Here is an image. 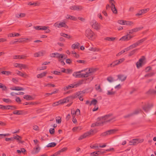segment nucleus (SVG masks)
I'll return each mask as SVG.
<instances>
[{
    "label": "nucleus",
    "instance_id": "f257e3e1",
    "mask_svg": "<svg viewBox=\"0 0 156 156\" xmlns=\"http://www.w3.org/2000/svg\"><path fill=\"white\" fill-rule=\"evenodd\" d=\"M111 115H108L101 117L102 120L101 122H96L92 124L91 127H94L96 126H102L106 122H111L114 118L109 119Z\"/></svg>",
    "mask_w": 156,
    "mask_h": 156
},
{
    "label": "nucleus",
    "instance_id": "f03ea898",
    "mask_svg": "<svg viewBox=\"0 0 156 156\" xmlns=\"http://www.w3.org/2000/svg\"><path fill=\"white\" fill-rule=\"evenodd\" d=\"M82 91H79L77 92L75 94H73L71 96L68 97L66 98H64V99L66 100V103L69 102L70 103L67 104L66 106L67 107L70 106L73 103V99L76 98L78 96H79L80 94L82 93Z\"/></svg>",
    "mask_w": 156,
    "mask_h": 156
},
{
    "label": "nucleus",
    "instance_id": "7ed1b4c3",
    "mask_svg": "<svg viewBox=\"0 0 156 156\" xmlns=\"http://www.w3.org/2000/svg\"><path fill=\"white\" fill-rule=\"evenodd\" d=\"M85 35L89 39H92L94 38L95 34L90 29H88L86 30Z\"/></svg>",
    "mask_w": 156,
    "mask_h": 156
},
{
    "label": "nucleus",
    "instance_id": "20e7f679",
    "mask_svg": "<svg viewBox=\"0 0 156 156\" xmlns=\"http://www.w3.org/2000/svg\"><path fill=\"white\" fill-rule=\"evenodd\" d=\"M118 131V130L116 129H112L108 130L102 133L101 135V136H107L115 134Z\"/></svg>",
    "mask_w": 156,
    "mask_h": 156
},
{
    "label": "nucleus",
    "instance_id": "39448f33",
    "mask_svg": "<svg viewBox=\"0 0 156 156\" xmlns=\"http://www.w3.org/2000/svg\"><path fill=\"white\" fill-rule=\"evenodd\" d=\"M146 59V58L144 56H142L141 58L139 59V61L136 63V66L137 68H139L141 67L144 65L145 62L144 61Z\"/></svg>",
    "mask_w": 156,
    "mask_h": 156
},
{
    "label": "nucleus",
    "instance_id": "423d86ee",
    "mask_svg": "<svg viewBox=\"0 0 156 156\" xmlns=\"http://www.w3.org/2000/svg\"><path fill=\"white\" fill-rule=\"evenodd\" d=\"M143 139H140V138H136L132 140V141H130L129 144L130 145H135L139 143H140L144 141Z\"/></svg>",
    "mask_w": 156,
    "mask_h": 156
},
{
    "label": "nucleus",
    "instance_id": "0eeeda50",
    "mask_svg": "<svg viewBox=\"0 0 156 156\" xmlns=\"http://www.w3.org/2000/svg\"><path fill=\"white\" fill-rule=\"evenodd\" d=\"M118 23L120 24L130 26H133L134 24L132 21L126 20H118Z\"/></svg>",
    "mask_w": 156,
    "mask_h": 156
},
{
    "label": "nucleus",
    "instance_id": "6e6552de",
    "mask_svg": "<svg viewBox=\"0 0 156 156\" xmlns=\"http://www.w3.org/2000/svg\"><path fill=\"white\" fill-rule=\"evenodd\" d=\"M90 24L92 28L97 30H99L100 28V24L98 23L96 20H92L90 22Z\"/></svg>",
    "mask_w": 156,
    "mask_h": 156
},
{
    "label": "nucleus",
    "instance_id": "1a4fd4ad",
    "mask_svg": "<svg viewBox=\"0 0 156 156\" xmlns=\"http://www.w3.org/2000/svg\"><path fill=\"white\" fill-rule=\"evenodd\" d=\"M94 70L93 68H91L90 69H89L88 72H85V73H80V78H84L87 77L89 76L90 75V74L91 73H92L94 72V71H93Z\"/></svg>",
    "mask_w": 156,
    "mask_h": 156
},
{
    "label": "nucleus",
    "instance_id": "9d476101",
    "mask_svg": "<svg viewBox=\"0 0 156 156\" xmlns=\"http://www.w3.org/2000/svg\"><path fill=\"white\" fill-rule=\"evenodd\" d=\"M34 28L37 30H46L45 32L46 33H49L51 31L50 30L48 29V28H49L48 27H46L45 26H36V27H34Z\"/></svg>",
    "mask_w": 156,
    "mask_h": 156
},
{
    "label": "nucleus",
    "instance_id": "9b49d317",
    "mask_svg": "<svg viewBox=\"0 0 156 156\" xmlns=\"http://www.w3.org/2000/svg\"><path fill=\"white\" fill-rule=\"evenodd\" d=\"M54 26L58 28L64 27L65 28H68V27L66 24L64 22H60L58 23L57 22L54 24Z\"/></svg>",
    "mask_w": 156,
    "mask_h": 156
},
{
    "label": "nucleus",
    "instance_id": "f8f14e48",
    "mask_svg": "<svg viewBox=\"0 0 156 156\" xmlns=\"http://www.w3.org/2000/svg\"><path fill=\"white\" fill-rule=\"evenodd\" d=\"M153 104L148 103L143 106V109L145 111L147 112L151 109V108L153 107Z\"/></svg>",
    "mask_w": 156,
    "mask_h": 156
},
{
    "label": "nucleus",
    "instance_id": "ddd939ff",
    "mask_svg": "<svg viewBox=\"0 0 156 156\" xmlns=\"http://www.w3.org/2000/svg\"><path fill=\"white\" fill-rule=\"evenodd\" d=\"M149 10V8L145 9L139 11L136 14V16H140L142 14H143Z\"/></svg>",
    "mask_w": 156,
    "mask_h": 156
},
{
    "label": "nucleus",
    "instance_id": "4468645a",
    "mask_svg": "<svg viewBox=\"0 0 156 156\" xmlns=\"http://www.w3.org/2000/svg\"><path fill=\"white\" fill-rule=\"evenodd\" d=\"M66 100L65 99H61L58 101H56L54 103L52 104V106L53 107H55L58 106V105L66 103Z\"/></svg>",
    "mask_w": 156,
    "mask_h": 156
},
{
    "label": "nucleus",
    "instance_id": "2eb2a0df",
    "mask_svg": "<svg viewBox=\"0 0 156 156\" xmlns=\"http://www.w3.org/2000/svg\"><path fill=\"white\" fill-rule=\"evenodd\" d=\"M87 70V69H85V70H82L79 71L74 72L73 73V76L76 78H80L81 76L80 73Z\"/></svg>",
    "mask_w": 156,
    "mask_h": 156
},
{
    "label": "nucleus",
    "instance_id": "dca6fc26",
    "mask_svg": "<svg viewBox=\"0 0 156 156\" xmlns=\"http://www.w3.org/2000/svg\"><path fill=\"white\" fill-rule=\"evenodd\" d=\"M133 37L129 34H127L125 36H123L122 38H120L119 41H127L129 40L132 38Z\"/></svg>",
    "mask_w": 156,
    "mask_h": 156
},
{
    "label": "nucleus",
    "instance_id": "f3484780",
    "mask_svg": "<svg viewBox=\"0 0 156 156\" xmlns=\"http://www.w3.org/2000/svg\"><path fill=\"white\" fill-rule=\"evenodd\" d=\"M109 2L111 4V8L113 12L115 14H116L117 12V10L115 8V5L112 2H114V0H109Z\"/></svg>",
    "mask_w": 156,
    "mask_h": 156
},
{
    "label": "nucleus",
    "instance_id": "a211bd4d",
    "mask_svg": "<svg viewBox=\"0 0 156 156\" xmlns=\"http://www.w3.org/2000/svg\"><path fill=\"white\" fill-rule=\"evenodd\" d=\"M83 7L81 5H74L70 7L71 9L78 11H80L83 9Z\"/></svg>",
    "mask_w": 156,
    "mask_h": 156
},
{
    "label": "nucleus",
    "instance_id": "6ab92c4d",
    "mask_svg": "<svg viewBox=\"0 0 156 156\" xmlns=\"http://www.w3.org/2000/svg\"><path fill=\"white\" fill-rule=\"evenodd\" d=\"M117 76L118 79L122 82L126 80L127 77L126 76H125L122 74L118 75Z\"/></svg>",
    "mask_w": 156,
    "mask_h": 156
},
{
    "label": "nucleus",
    "instance_id": "aec40b11",
    "mask_svg": "<svg viewBox=\"0 0 156 156\" xmlns=\"http://www.w3.org/2000/svg\"><path fill=\"white\" fill-rule=\"evenodd\" d=\"M66 18L67 19H70V20H84V19L81 17H74L70 15H67Z\"/></svg>",
    "mask_w": 156,
    "mask_h": 156
},
{
    "label": "nucleus",
    "instance_id": "412c9836",
    "mask_svg": "<svg viewBox=\"0 0 156 156\" xmlns=\"http://www.w3.org/2000/svg\"><path fill=\"white\" fill-rule=\"evenodd\" d=\"M36 147H34V150L32 151V154H36L37 153L40 151V148L39 144H37Z\"/></svg>",
    "mask_w": 156,
    "mask_h": 156
},
{
    "label": "nucleus",
    "instance_id": "4be33fe9",
    "mask_svg": "<svg viewBox=\"0 0 156 156\" xmlns=\"http://www.w3.org/2000/svg\"><path fill=\"white\" fill-rule=\"evenodd\" d=\"M146 94L148 95L149 94H156V90L154 89H150L148 91L146 92Z\"/></svg>",
    "mask_w": 156,
    "mask_h": 156
},
{
    "label": "nucleus",
    "instance_id": "5701e85b",
    "mask_svg": "<svg viewBox=\"0 0 156 156\" xmlns=\"http://www.w3.org/2000/svg\"><path fill=\"white\" fill-rule=\"evenodd\" d=\"M89 136V133H87V132L86 133L83 135L81 136L79 138L78 140H81L83 138H86L87 136Z\"/></svg>",
    "mask_w": 156,
    "mask_h": 156
},
{
    "label": "nucleus",
    "instance_id": "b1692460",
    "mask_svg": "<svg viewBox=\"0 0 156 156\" xmlns=\"http://www.w3.org/2000/svg\"><path fill=\"white\" fill-rule=\"evenodd\" d=\"M47 73V72H43L42 73L37 75V77L38 78H41L45 76Z\"/></svg>",
    "mask_w": 156,
    "mask_h": 156
},
{
    "label": "nucleus",
    "instance_id": "393cba45",
    "mask_svg": "<svg viewBox=\"0 0 156 156\" xmlns=\"http://www.w3.org/2000/svg\"><path fill=\"white\" fill-rule=\"evenodd\" d=\"M13 114L18 115H20L23 114V111L22 110H15L13 112Z\"/></svg>",
    "mask_w": 156,
    "mask_h": 156
},
{
    "label": "nucleus",
    "instance_id": "a878e982",
    "mask_svg": "<svg viewBox=\"0 0 156 156\" xmlns=\"http://www.w3.org/2000/svg\"><path fill=\"white\" fill-rule=\"evenodd\" d=\"M23 98L27 100H31L34 99V98L29 95H25L23 97Z\"/></svg>",
    "mask_w": 156,
    "mask_h": 156
},
{
    "label": "nucleus",
    "instance_id": "bb28decb",
    "mask_svg": "<svg viewBox=\"0 0 156 156\" xmlns=\"http://www.w3.org/2000/svg\"><path fill=\"white\" fill-rule=\"evenodd\" d=\"M67 149V147H64L55 153V154L56 155L60 154L61 153L65 151Z\"/></svg>",
    "mask_w": 156,
    "mask_h": 156
},
{
    "label": "nucleus",
    "instance_id": "cd10ccee",
    "mask_svg": "<svg viewBox=\"0 0 156 156\" xmlns=\"http://www.w3.org/2000/svg\"><path fill=\"white\" fill-rule=\"evenodd\" d=\"M55 57L58 58V59H60V58H63L65 56L64 54H60L58 53H55Z\"/></svg>",
    "mask_w": 156,
    "mask_h": 156
},
{
    "label": "nucleus",
    "instance_id": "c85d7f7f",
    "mask_svg": "<svg viewBox=\"0 0 156 156\" xmlns=\"http://www.w3.org/2000/svg\"><path fill=\"white\" fill-rule=\"evenodd\" d=\"M80 43L78 42H76L75 44H73L72 45V48L73 49L78 48H79Z\"/></svg>",
    "mask_w": 156,
    "mask_h": 156
},
{
    "label": "nucleus",
    "instance_id": "c756f323",
    "mask_svg": "<svg viewBox=\"0 0 156 156\" xmlns=\"http://www.w3.org/2000/svg\"><path fill=\"white\" fill-rule=\"evenodd\" d=\"M15 88H10V89L12 90H16L17 91L19 90H24V89L21 87H15Z\"/></svg>",
    "mask_w": 156,
    "mask_h": 156
},
{
    "label": "nucleus",
    "instance_id": "7c9ffc66",
    "mask_svg": "<svg viewBox=\"0 0 156 156\" xmlns=\"http://www.w3.org/2000/svg\"><path fill=\"white\" fill-rule=\"evenodd\" d=\"M2 74L8 76L11 75L12 73L9 71H2L1 73Z\"/></svg>",
    "mask_w": 156,
    "mask_h": 156
},
{
    "label": "nucleus",
    "instance_id": "2f4dec72",
    "mask_svg": "<svg viewBox=\"0 0 156 156\" xmlns=\"http://www.w3.org/2000/svg\"><path fill=\"white\" fill-rule=\"evenodd\" d=\"M24 41H25V40L21 41V39H19L18 40H16L15 41H11L10 43V44H15L17 43L18 42L19 43H20L22 42H23Z\"/></svg>",
    "mask_w": 156,
    "mask_h": 156
},
{
    "label": "nucleus",
    "instance_id": "473e14b6",
    "mask_svg": "<svg viewBox=\"0 0 156 156\" xmlns=\"http://www.w3.org/2000/svg\"><path fill=\"white\" fill-rule=\"evenodd\" d=\"M16 74L21 76L24 77H26L27 76V75L26 73H23L19 71H17Z\"/></svg>",
    "mask_w": 156,
    "mask_h": 156
},
{
    "label": "nucleus",
    "instance_id": "72a5a7b5",
    "mask_svg": "<svg viewBox=\"0 0 156 156\" xmlns=\"http://www.w3.org/2000/svg\"><path fill=\"white\" fill-rule=\"evenodd\" d=\"M60 34L61 36L65 37L68 39H69L71 37V36L70 35H68V34L63 33H61Z\"/></svg>",
    "mask_w": 156,
    "mask_h": 156
},
{
    "label": "nucleus",
    "instance_id": "f704fd0d",
    "mask_svg": "<svg viewBox=\"0 0 156 156\" xmlns=\"http://www.w3.org/2000/svg\"><path fill=\"white\" fill-rule=\"evenodd\" d=\"M56 144L55 142L51 143L48 144L46 147H54L56 146Z\"/></svg>",
    "mask_w": 156,
    "mask_h": 156
},
{
    "label": "nucleus",
    "instance_id": "c9c22d12",
    "mask_svg": "<svg viewBox=\"0 0 156 156\" xmlns=\"http://www.w3.org/2000/svg\"><path fill=\"white\" fill-rule=\"evenodd\" d=\"M115 37H107L105 38L104 39L105 40L109 41H114L115 39Z\"/></svg>",
    "mask_w": 156,
    "mask_h": 156
},
{
    "label": "nucleus",
    "instance_id": "e433bc0d",
    "mask_svg": "<svg viewBox=\"0 0 156 156\" xmlns=\"http://www.w3.org/2000/svg\"><path fill=\"white\" fill-rule=\"evenodd\" d=\"M143 27L142 26L140 27H136L133 29V32H136L137 31H138L141 30L142 29H143Z\"/></svg>",
    "mask_w": 156,
    "mask_h": 156
},
{
    "label": "nucleus",
    "instance_id": "4c0bfd02",
    "mask_svg": "<svg viewBox=\"0 0 156 156\" xmlns=\"http://www.w3.org/2000/svg\"><path fill=\"white\" fill-rule=\"evenodd\" d=\"M35 57H38L43 55V52H39L37 53H35L34 54Z\"/></svg>",
    "mask_w": 156,
    "mask_h": 156
},
{
    "label": "nucleus",
    "instance_id": "58836bf2",
    "mask_svg": "<svg viewBox=\"0 0 156 156\" xmlns=\"http://www.w3.org/2000/svg\"><path fill=\"white\" fill-rule=\"evenodd\" d=\"M98 131L96 129H94V130H92V129H90L89 131L87 132V133H89V135H93L94 133H96Z\"/></svg>",
    "mask_w": 156,
    "mask_h": 156
},
{
    "label": "nucleus",
    "instance_id": "ea45409f",
    "mask_svg": "<svg viewBox=\"0 0 156 156\" xmlns=\"http://www.w3.org/2000/svg\"><path fill=\"white\" fill-rule=\"evenodd\" d=\"M26 14L24 13H20V14L16 15V16L18 18H22L24 17L25 16Z\"/></svg>",
    "mask_w": 156,
    "mask_h": 156
},
{
    "label": "nucleus",
    "instance_id": "a19ab883",
    "mask_svg": "<svg viewBox=\"0 0 156 156\" xmlns=\"http://www.w3.org/2000/svg\"><path fill=\"white\" fill-rule=\"evenodd\" d=\"M0 88H1L2 90H5L7 89V87L2 83H0Z\"/></svg>",
    "mask_w": 156,
    "mask_h": 156
},
{
    "label": "nucleus",
    "instance_id": "79ce46f5",
    "mask_svg": "<svg viewBox=\"0 0 156 156\" xmlns=\"http://www.w3.org/2000/svg\"><path fill=\"white\" fill-rule=\"evenodd\" d=\"M97 103V100L96 99H94L91 101L90 105H96Z\"/></svg>",
    "mask_w": 156,
    "mask_h": 156
},
{
    "label": "nucleus",
    "instance_id": "37998d69",
    "mask_svg": "<svg viewBox=\"0 0 156 156\" xmlns=\"http://www.w3.org/2000/svg\"><path fill=\"white\" fill-rule=\"evenodd\" d=\"M90 147L91 148L95 149L96 150L98 149V146L97 144H95L94 145H91Z\"/></svg>",
    "mask_w": 156,
    "mask_h": 156
},
{
    "label": "nucleus",
    "instance_id": "c03bdc74",
    "mask_svg": "<svg viewBox=\"0 0 156 156\" xmlns=\"http://www.w3.org/2000/svg\"><path fill=\"white\" fill-rule=\"evenodd\" d=\"M16 67L19 66V67H22L23 68H25L27 67V66L24 64L17 63L16 64Z\"/></svg>",
    "mask_w": 156,
    "mask_h": 156
},
{
    "label": "nucleus",
    "instance_id": "a18cd8bd",
    "mask_svg": "<svg viewBox=\"0 0 156 156\" xmlns=\"http://www.w3.org/2000/svg\"><path fill=\"white\" fill-rule=\"evenodd\" d=\"M98 155H99V154H98V151L96 152L94 151L90 154V156H97Z\"/></svg>",
    "mask_w": 156,
    "mask_h": 156
},
{
    "label": "nucleus",
    "instance_id": "49530a36",
    "mask_svg": "<svg viewBox=\"0 0 156 156\" xmlns=\"http://www.w3.org/2000/svg\"><path fill=\"white\" fill-rule=\"evenodd\" d=\"M113 89H112L111 91L108 90L107 94L108 95H114L115 94V92L112 91Z\"/></svg>",
    "mask_w": 156,
    "mask_h": 156
},
{
    "label": "nucleus",
    "instance_id": "de8ad7c7",
    "mask_svg": "<svg viewBox=\"0 0 156 156\" xmlns=\"http://www.w3.org/2000/svg\"><path fill=\"white\" fill-rule=\"evenodd\" d=\"M2 101L6 103H11L12 101L11 100H10L9 99H6V98H3Z\"/></svg>",
    "mask_w": 156,
    "mask_h": 156
},
{
    "label": "nucleus",
    "instance_id": "09e8293b",
    "mask_svg": "<svg viewBox=\"0 0 156 156\" xmlns=\"http://www.w3.org/2000/svg\"><path fill=\"white\" fill-rule=\"evenodd\" d=\"M138 50V49H136L131 51L129 53V56H130L133 55Z\"/></svg>",
    "mask_w": 156,
    "mask_h": 156
},
{
    "label": "nucleus",
    "instance_id": "8fccbe9b",
    "mask_svg": "<svg viewBox=\"0 0 156 156\" xmlns=\"http://www.w3.org/2000/svg\"><path fill=\"white\" fill-rule=\"evenodd\" d=\"M83 82L84 80H83L79 81L77 83L75 84V86H76V87L79 86V85L83 84Z\"/></svg>",
    "mask_w": 156,
    "mask_h": 156
},
{
    "label": "nucleus",
    "instance_id": "3c124183",
    "mask_svg": "<svg viewBox=\"0 0 156 156\" xmlns=\"http://www.w3.org/2000/svg\"><path fill=\"white\" fill-rule=\"evenodd\" d=\"M147 39V38L146 37L144 38L143 39H142L139 41H138L137 42L138 44L139 45L140 44L143 43V42H144V41L146 40Z\"/></svg>",
    "mask_w": 156,
    "mask_h": 156
},
{
    "label": "nucleus",
    "instance_id": "603ef678",
    "mask_svg": "<svg viewBox=\"0 0 156 156\" xmlns=\"http://www.w3.org/2000/svg\"><path fill=\"white\" fill-rule=\"evenodd\" d=\"M56 122L60 124L61 122V118L60 116H58L56 118Z\"/></svg>",
    "mask_w": 156,
    "mask_h": 156
},
{
    "label": "nucleus",
    "instance_id": "864d4df0",
    "mask_svg": "<svg viewBox=\"0 0 156 156\" xmlns=\"http://www.w3.org/2000/svg\"><path fill=\"white\" fill-rule=\"evenodd\" d=\"M13 138H14V141L15 139H16L19 141H20V139H21L22 138L20 136L17 135L16 136H14L13 137Z\"/></svg>",
    "mask_w": 156,
    "mask_h": 156
},
{
    "label": "nucleus",
    "instance_id": "5fc2aeb1",
    "mask_svg": "<svg viewBox=\"0 0 156 156\" xmlns=\"http://www.w3.org/2000/svg\"><path fill=\"white\" fill-rule=\"evenodd\" d=\"M138 45H139V44H138L136 42V43H134L133 44L131 45L130 46V48L131 49V48H134L138 46Z\"/></svg>",
    "mask_w": 156,
    "mask_h": 156
},
{
    "label": "nucleus",
    "instance_id": "6e6d98bb",
    "mask_svg": "<svg viewBox=\"0 0 156 156\" xmlns=\"http://www.w3.org/2000/svg\"><path fill=\"white\" fill-rule=\"evenodd\" d=\"M154 73H149L148 74H147L144 76V77H151L154 75Z\"/></svg>",
    "mask_w": 156,
    "mask_h": 156
},
{
    "label": "nucleus",
    "instance_id": "4d7b16f0",
    "mask_svg": "<svg viewBox=\"0 0 156 156\" xmlns=\"http://www.w3.org/2000/svg\"><path fill=\"white\" fill-rule=\"evenodd\" d=\"M95 88L96 90H99V91L100 92H101L102 90L101 88L100 85L98 86L96 84L95 85Z\"/></svg>",
    "mask_w": 156,
    "mask_h": 156
},
{
    "label": "nucleus",
    "instance_id": "13d9d810",
    "mask_svg": "<svg viewBox=\"0 0 156 156\" xmlns=\"http://www.w3.org/2000/svg\"><path fill=\"white\" fill-rule=\"evenodd\" d=\"M58 92V90H56L54 92H51V93H46L45 94V96L47 97L48 96H47V95H52L53 94H56Z\"/></svg>",
    "mask_w": 156,
    "mask_h": 156
},
{
    "label": "nucleus",
    "instance_id": "bf43d9fd",
    "mask_svg": "<svg viewBox=\"0 0 156 156\" xmlns=\"http://www.w3.org/2000/svg\"><path fill=\"white\" fill-rule=\"evenodd\" d=\"M113 67H114L118 65H119L118 63V60H115L112 62Z\"/></svg>",
    "mask_w": 156,
    "mask_h": 156
},
{
    "label": "nucleus",
    "instance_id": "052dcab7",
    "mask_svg": "<svg viewBox=\"0 0 156 156\" xmlns=\"http://www.w3.org/2000/svg\"><path fill=\"white\" fill-rule=\"evenodd\" d=\"M51 73H52L55 74L57 75H60L61 74L60 72L56 70L54 71L53 72H51Z\"/></svg>",
    "mask_w": 156,
    "mask_h": 156
},
{
    "label": "nucleus",
    "instance_id": "680f3d73",
    "mask_svg": "<svg viewBox=\"0 0 156 156\" xmlns=\"http://www.w3.org/2000/svg\"><path fill=\"white\" fill-rule=\"evenodd\" d=\"M140 110H135L134 112L132 113L133 116L138 114L139 113Z\"/></svg>",
    "mask_w": 156,
    "mask_h": 156
},
{
    "label": "nucleus",
    "instance_id": "e2e57ef3",
    "mask_svg": "<svg viewBox=\"0 0 156 156\" xmlns=\"http://www.w3.org/2000/svg\"><path fill=\"white\" fill-rule=\"evenodd\" d=\"M28 5H34V6H37L39 5V4L37 2H34L32 3L31 2H29L28 3Z\"/></svg>",
    "mask_w": 156,
    "mask_h": 156
},
{
    "label": "nucleus",
    "instance_id": "0e129e2a",
    "mask_svg": "<svg viewBox=\"0 0 156 156\" xmlns=\"http://www.w3.org/2000/svg\"><path fill=\"white\" fill-rule=\"evenodd\" d=\"M5 140L6 141H8L10 140L12 141H14V138L13 137H11L10 138H5Z\"/></svg>",
    "mask_w": 156,
    "mask_h": 156
},
{
    "label": "nucleus",
    "instance_id": "69168bd1",
    "mask_svg": "<svg viewBox=\"0 0 156 156\" xmlns=\"http://www.w3.org/2000/svg\"><path fill=\"white\" fill-rule=\"evenodd\" d=\"M49 132H50V133L51 134H54L55 133L54 129V128H51L49 129Z\"/></svg>",
    "mask_w": 156,
    "mask_h": 156
},
{
    "label": "nucleus",
    "instance_id": "338daca9",
    "mask_svg": "<svg viewBox=\"0 0 156 156\" xmlns=\"http://www.w3.org/2000/svg\"><path fill=\"white\" fill-rule=\"evenodd\" d=\"M67 87H68L69 89L72 88L74 87H76V86H75V84H73L69 85Z\"/></svg>",
    "mask_w": 156,
    "mask_h": 156
},
{
    "label": "nucleus",
    "instance_id": "774afa93",
    "mask_svg": "<svg viewBox=\"0 0 156 156\" xmlns=\"http://www.w3.org/2000/svg\"><path fill=\"white\" fill-rule=\"evenodd\" d=\"M107 80L110 82H111L113 81V78L111 77H108L107 78Z\"/></svg>",
    "mask_w": 156,
    "mask_h": 156
}]
</instances>
